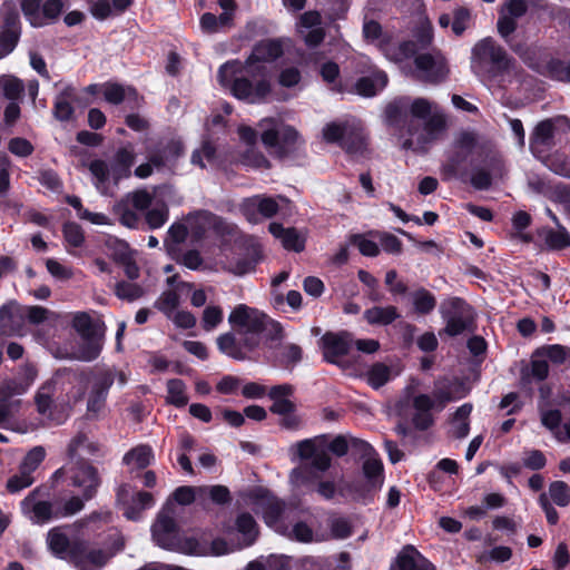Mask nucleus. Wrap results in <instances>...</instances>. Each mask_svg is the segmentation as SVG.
Masks as SVG:
<instances>
[{
	"label": "nucleus",
	"instance_id": "e433bc0d",
	"mask_svg": "<svg viewBox=\"0 0 570 570\" xmlns=\"http://www.w3.org/2000/svg\"><path fill=\"white\" fill-rule=\"evenodd\" d=\"M400 317L395 306H374L364 312V318L371 325H389Z\"/></svg>",
	"mask_w": 570,
	"mask_h": 570
},
{
	"label": "nucleus",
	"instance_id": "aec40b11",
	"mask_svg": "<svg viewBox=\"0 0 570 570\" xmlns=\"http://www.w3.org/2000/svg\"><path fill=\"white\" fill-rule=\"evenodd\" d=\"M284 53V45L281 39H264L257 42L250 56L246 60L247 69H255L259 73L262 68L257 66L261 62H273Z\"/></svg>",
	"mask_w": 570,
	"mask_h": 570
},
{
	"label": "nucleus",
	"instance_id": "c9c22d12",
	"mask_svg": "<svg viewBox=\"0 0 570 570\" xmlns=\"http://www.w3.org/2000/svg\"><path fill=\"white\" fill-rule=\"evenodd\" d=\"M89 170L95 179L94 185L97 190L104 196L110 195L108 180L111 177V167L109 168L105 160L95 159L89 164Z\"/></svg>",
	"mask_w": 570,
	"mask_h": 570
},
{
	"label": "nucleus",
	"instance_id": "13d9d810",
	"mask_svg": "<svg viewBox=\"0 0 570 570\" xmlns=\"http://www.w3.org/2000/svg\"><path fill=\"white\" fill-rule=\"evenodd\" d=\"M115 294L120 299L132 302L144 295V289L138 284L121 281L116 284Z\"/></svg>",
	"mask_w": 570,
	"mask_h": 570
},
{
	"label": "nucleus",
	"instance_id": "b1692460",
	"mask_svg": "<svg viewBox=\"0 0 570 570\" xmlns=\"http://www.w3.org/2000/svg\"><path fill=\"white\" fill-rule=\"evenodd\" d=\"M128 494V489L126 485H121L117 492V500L122 507L124 515L128 520H137L140 518V513L142 510L151 508L155 503L154 497L149 492H137L132 498L131 503H127L124 501L125 495Z\"/></svg>",
	"mask_w": 570,
	"mask_h": 570
},
{
	"label": "nucleus",
	"instance_id": "c756f323",
	"mask_svg": "<svg viewBox=\"0 0 570 570\" xmlns=\"http://www.w3.org/2000/svg\"><path fill=\"white\" fill-rule=\"evenodd\" d=\"M397 375L399 372H394L392 366L382 362H376L367 368L364 374V379L372 389L377 390Z\"/></svg>",
	"mask_w": 570,
	"mask_h": 570
},
{
	"label": "nucleus",
	"instance_id": "052dcab7",
	"mask_svg": "<svg viewBox=\"0 0 570 570\" xmlns=\"http://www.w3.org/2000/svg\"><path fill=\"white\" fill-rule=\"evenodd\" d=\"M452 31L455 36H461L471 24L472 14L465 7H459L453 10Z\"/></svg>",
	"mask_w": 570,
	"mask_h": 570
},
{
	"label": "nucleus",
	"instance_id": "9b49d317",
	"mask_svg": "<svg viewBox=\"0 0 570 570\" xmlns=\"http://www.w3.org/2000/svg\"><path fill=\"white\" fill-rule=\"evenodd\" d=\"M415 40H406L399 45L380 43L385 57L392 61H403L415 56L420 48L430 46L433 41V27L429 19H424L415 33Z\"/></svg>",
	"mask_w": 570,
	"mask_h": 570
},
{
	"label": "nucleus",
	"instance_id": "de8ad7c7",
	"mask_svg": "<svg viewBox=\"0 0 570 570\" xmlns=\"http://www.w3.org/2000/svg\"><path fill=\"white\" fill-rule=\"evenodd\" d=\"M199 502L209 498L216 504H225L230 501L229 490L224 485L198 487Z\"/></svg>",
	"mask_w": 570,
	"mask_h": 570
},
{
	"label": "nucleus",
	"instance_id": "864d4df0",
	"mask_svg": "<svg viewBox=\"0 0 570 570\" xmlns=\"http://www.w3.org/2000/svg\"><path fill=\"white\" fill-rule=\"evenodd\" d=\"M169 217V210L165 203H161L145 214V220L150 229L163 227Z\"/></svg>",
	"mask_w": 570,
	"mask_h": 570
},
{
	"label": "nucleus",
	"instance_id": "680f3d73",
	"mask_svg": "<svg viewBox=\"0 0 570 570\" xmlns=\"http://www.w3.org/2000/svg\"><path fill=\"white\" fill-rule=\"evenodd\" d=\"M62 234L68 246L80 247L85 243L83 230L77 223H66L62 227Z\"/></svg>",
	"mask_w": 570,
	"mask_h": 570
},
{
	"label": "nucleus",
	"instance_id": "7ed1b4c3",
	"mask_svg": "<svg viewBox=\"0 0 570 570\" xmlns=\"http://www.w3.org/2000/svg\"><path fill=\"white\" fill-rule=\"evenodd\" d=\"M111 549L104 550L90 548L88 542L80 538H69L63 528L55 527L47 534V544L52 554L59 559L72 563L80 570H97L104 567L107 561L120 551L125 541L120 533H114Z\"/></svg>",
	"mask_w": 570,
	"mask_h": 570
},
{
	"label": "nucleus",
	"instance_id": "5701e85b",
	"mask_svg": "<svg viewBox=\"0 0 570 570\" xmlns=\"http://www.w3.org/2000/svg\"><path fill=\"white\" fill-rule=\"evenodd\" d=\"M360 63L364 65L371 75L360 78L355 83V90L361 96L373 97L387 85V75L382 70L373 69L370 59L365 56L360 57Z\"/></svg>",
	"mask_w": 570,
	"mask_h": 570
},
{
	"label": "nucleus",
	"instance_id": "9d476101",
	"mask_svg": "<svg viewBox=\"0 0 570 570\" xmlns=\"http://www.w3.org/2000/svg\"><path fill=\"white\" fill-rule=\"evenodd\" d=\"M153 194L146 189L127 193L112 206V212L122 226L136 229L140 224L139 213L146 212L153 203Z\"/></svg>",
	"mask_w": 570,
	"mask_h": 570
},
{
	"label": "nucleus",
	"instance_id": "423d86ee",
	"mask_svg": "<svg viewBox=\"0 0 570 570\" xmlns=\"http://www.w3.org/2000/svg\"><path fill=\"white\" fill-rule=\"evenodd\" d=\"M228 322L235 333L242 336L243 345L253 350L258 346L262 333L272 321L259 309L239 304L230 312Z\"/></svg>",
	"mask_w": 570,
	"mask_h": 570
},
{
	"label": "nucleus",
	"instance_id": "a878e982",
	"mask_svg": "<svg viewBox=\"0 0 570 570\" xmlns=\"http://www.w3.org/2000/svg\"><path fill=\"white\" fill-rule=\"evenodd\" d=\"M466 394L468 391L462 384L450 381H439L431 396L433 397V402H435L436 412H441L445 409L448 403L462 399Z\"/></svg>",
	"mask_w": 570,
	"mask_h": 570
},
{
	"label": "nucleus",
	"instance_id": "f257e3e1",
	"mask_svg": "<svg viewBox=\"0 0 570 570\" xmlns=\"http://www.w3.org/2000/svg\"><path fill=\"white\" fill-rule=\"evenodd\" d=\"M386 121L394 128L404 149L424 151L446 129L443 110L425 98L400 97L387 105Z\"/></svg>",
	"mask_w": 570,
	"mask_h": 570
},
{
	"label": "nucleus",
	"instance_id": "4468645a",
	"mask_svg": "<svg viewBox=\"0 0 570 570\" xmlns=\"http://www.w3.org/2000/svg\"><path fill=\"white\" fill-rule=\"evenodd\" d=\"M63 8L61 0H22L21 10L32 27H43L60 16Z\"/></svg>",
	"mask_w": 570,
	"mask_h": 570
},
{
	"label": "nucleus",
	"instance_id": "4d7b16f0",
	"mask_svg": "<svg viewBox=\"0 0 570 570\" xmlns=\"http://www.w3.org/2000/svg\"><path fill=\"white\" fill-rule=\"evenodd\" d=\"M21 36V30L4 29L0 31V59L11 53Z\"/></svg>",
	"mask_w": 570,
	"mask_h": 570
},
{
	"label": "nucleus",
	"instance_id": "5fc2aeb1",
	"mask_svg": "<svg viewBox=\"0 0 570 570\" xmlns=\"http://www.w3.org/2000/svg\"><path fill=\"white\" fill-rule=\"evenodd\" d=\"M424 557L412 546L405 547L397 557V566L400 570H415L420 561Z\"/></svg>",
	"mask_w": 570,
	"mask_h": 570
},
{
	"label": "nucleus",
	"instance_id": "cd10ccee",
	"mask_svg": "<svg viewBox=\"0 0 570 570\" xmlns=\"http://www.w3.org/2000/svg\"><path fill=\"white\" fill-rule=\"evenodd\" d=\"M557 124H567L566 119H559L557 121L547 119L537 125L531 137V150L533 153L542 151L543 148L549 147L552 144L557 130Z\"/></svg>",
	"mask_w": 570,
	"mask_h": 570
},
{
	"label": "nucleus",
	"instance_id": "7c9ffc66",
	"mask_svg": "<svg viewBox=\"0 0 570 570\" xmlns=\"http://www.w3.org/2000/svg\"><path fill=\"white\" fill-rule=\"evenodd\" d=\"M539 414L541 424L552 433L557 441L561 442L564 431L561 411L559 409L539 405Z\"/></svg>",
	"mask_w": 570,
	"mask_h": 570
},
{
	"label": "nucleus",
	"instance_id": "58836bf2",
	"mask_svg": "<svg viewBox=\"0 0 570 570\" xmlns=\"http://www.w3.org/2000/svg\"><path fill=\"white\" fill-rule=\"evenodd\" d=\"M82 344L77 351V358L83 362H90L96 360L104 345L102 334H94L89 337H81Z\"/></svg>",
	"mask_w": 570,
	"mask_h": 570
},
{
	"label": "nucleus",
	"instance_id": "6e6552de",
	"mask_svg": "<svg viewBox=\"0 0 570 570\" xmlns=\"http://www.w3.org/2000/svg\"><path fill=\"white\" fill-rule=\"evenodd\" d=\"M248 502L256 513L262 514L265 523L279 533L286 522L292 520L294 509L276 498L271 491L256 488L247 494Z\"/></svg>",
	"mask_w": 570,
	"mask_h": 570
},
{
	"label": "nucleus",
	"instance_id": "a19ab883",
	"mask_svg": "<svg viewBox=\"0 0 570 570\" xmlns=\"http://www.w3.org/2000/svg\"><path fill=\"white\" fill-rule=\"evenodd\" d=\"M218 223L219 218L208 212H199L188 219L190 232L196 238L203 237L209 227H216Z\"/></svg>",
	"mask_w": 570,
	"mask_h": 570
},
{
	"label": "nucleus",
	"instance_id": "69168bd1",
	"mask_svg": "<svg viewBox=\"0 0 570 570\" xmlns=\"http://www.w3.org/2000/svg\"><path fill=\"white\" fill-rule=\"evenodd\" d=\"M549 497L559 507H566L570 502V488L563 481H554L549 487Z\"/></svg>",
	"mask_w": 570,
	"mask_h": 570
},
{
	"label": "nucleus",
	"instance_id": "0e129e2a",
	"mask_svg": "<svg viewBox=\"0 0 570 570\" xmlns=\"http://www.w3.org/2000/svg\"><path fill=\"white\" fill-rule=\"evenodd\" d=\"M29 384L16 380H6L0 383V401L10 402V397L26 393Z\"/></svg>",
	"mask_w": 570,
	"mask_h": 570
},
{
	"label": "nucleus",
	"instance_id": "ddd939ff",
	"mask_svg": "<svg viewBox=\"0 0 570 570\" xmlns=\"http://www.w3.org/2000/svg\"><path fill=\"white\" fill-rule=\"evenodd\" d=\"M41 488L33 489L21 502V513L33 524H46L59 519L57 504L41 499Z\"/></svg>",
	"mask_w": 570,
	"mask_h": 570
},
{
	"label": "nucleus",
	"instance_id": "1a4fd4ad",
	"mask_svg": "<svg viewBox=\"0 0 570 570\" xmlns=\"http://www.w3.org/2000/svg\"><path fill=\"white\" fill-rule=\"evenodd\" d=\"M151 532L155 542L164 549L189 554L199 552V542L194 537H179L173 512L168 508L158 513Z\"/></svg>",
	"mask_w": 570,
	"mask_h": 570
},
{
	"label": "nucleus",
	"instance_id": "412c9836",
	"mask_svg": "<svg viewBox=\"0 0 570 570\" xmlns=\"http://www.w3.org/2000/svg\"><path fill=\"white\" fill-rule=\"evenodd\" d=\"M412 424L416 430L425 431L434 422L433 411L436 412L435 402L430 394L419 393L412 397Z\"/></svg>",
	"mask_w": 570,
	"mask_h": 570
},
{
	"label": "nucleus",
	"instance_id": "774afa93",
	"mask_svg": "<svg viewBox=\"0 0 570 570\" xmlns=\"http://www.w3.org/2000/svg\"><path fill=\"white\" fill-rule=\"evenodd\" d=\"M303 351L296 344L284 345L281 352V362L286 368H293L302 361Z\"/></svg>",
	"mask_w": 570,
	"mask_h": 570
},
{
	"label": "nucleus",
	"instance_id": "0eeeda50",
	"mask_svg": "<svg viewBox=\"0 0 570 570\" xmlns=\"http://www.w3.org/2000/svg\"><path fill=\"white\" fill-rule=\"evenodd\" d=\"M297 454L307 462L291 472V481L296 487L312 483L320 478V473L331 466V456L323 449H318L315 441L303 440L296 444Z\"/></svg>",
	"mask_w": 570,
	"mask_h": 570
},
{
	"label": "nucleus",
	"instance_id": "6e6d98bb",
	"mask_svg": "<svg viewBox=\"0 0 570 570\" xmlns=\"http://www.w3.org/2000/svg\"><path fill=\"white\" fill-rule=\"evenodd\" d=\"M33 482L35 478L32 476V473L24 471L19 466V472L8 479L6 488L8 492L17 493L29 488Z\"/></svg>",
	"mask_w": 570,
	"mask_h": 570
},
{
	"label": "nucleus",
	"instance_id": "f704fd0d",
	"mask_svg": "<svg viewBox=\"0 0 570 570\" xmlns=\"http://www.w3.org/2000/svg\"><path fill=\"white\" fill-rule=\"evenodd\" d=\"M279 534L286 537L289 540L298 541L302 543H311L315 541L313 528L304 521H295L291 523V520L286 522L284 529Z\"/></svg>",
	"mask_w": 570,
	"mask_h": 570
},
{
	"label": "nucleus",
	"instance_id": "bb28decb",
	"mask_svg": "<svg viewBox=\"0 0 570 570\" xmlns=\"http://www.w3.org/2000/svg\"><path fill=\"white\" fill-rule=\"evenodd\" d=\"M262 259V247L257 243H252L247 248L245 256L236 261H230L225 268L238 276L254 271L255 266Z\"/></svg>",
	"mask_w": 570,
	"mask_h": 570
},
{
	"label": "nucleus",
	"instance_id": "2eb2a0df",
	"mask_svg": "<svg viewBox=\"0 0 570 570\" xmlns=\"http://www.w3.org/2000/svg\"><path fill=\"white\" fill-rule=\"evenodd\" d=\"M528 11L525 0H503L499 9L497 29L499 35L509 42L510 36L517 30L518 20Z\"/></svg>",
	"mask_w": 570,
	"mask_h": 570
},
{
	"label": "nucleus",
	"instance_id": "37998d69",
	"mask_svg": "<svg viewBox=\"0 0 570 570\" xmlns=\"http://www.w3.org/2000/svg\"><path fill=\"white\" fill-rule=\"evenodd\" d=\"M102 94L106 101L112 105H119L128 98L137 99V92L134 88L124 87L118 83H105L102 86Z\"/></svg>",
	"mask_w": 570,
	"mask_h": 570
},
{
	"label": "nucleus",
	"instance_id": "09e8293b",
	"mask_svg": "<svg viewBox=\"0 0 570 570\" xmlns=\"http://www.w3.org/2000/svg\"><path fill=\"white\" fill-rule=\"evenodd\" d=\"M0 89L3 96L11 100L17 101L23 94V82L13 76H1L0 77Z\"/></svg>",
	"mask_w": 570,
	"mask_h": 570
},
{
	"label": "nucleus",
	"instance_id": "473e14b6",
	"mask_svg": "<svg viewBox=\"0 0 570 570\" xmlns=\"http://www.w3.org/2000/svg\"><path fill=\"white\" fill-rule=\"evenodd\" d=\"M472 404L464 403L456 409L451 419V434L456 439L465 438L470 432Z\"/></svg>",
	"mask_w": 570,
	"mask_h": 570
},
{
	"label": "nucleus",
	"instance_id": "a18cd8bd",
	"mask_svg": "<svg viewBox=\"0 0 570 570\" xmlns=\"http://www.w3.org/2000/svg\"><path fill=\"white\" fill-rule=\"evenodd\" d=\"M414 312L420 315L430 314L436 306L435 296L425 288H419L411 294Z\"/></svg>",
	"mask_w": 570,
	"mask_h": 570
},
{
	"label": "nucleus",
	"instance_id": "603ef678",
	"mask_svg": "<svg viewBox=\"0 0 570 570\" xmlns=\"http://www.w3.org/2000/svg\"><path fill=\"white\" fill-rule=\"evenodd\" d=\"M535 355H543L554 364L570 363V347L560 344L542 347Z\"/></svg>",
	"mask_w": 570,
	"mask_h": 570
},
{
	"label": "nucleus",
	"instance_id": "2f4dec72",
	"mask_svg": "<svg viewBox=\"0 0 570 570\" xmlns=\"http://www.w3.org/2000/svg\"><path fill=\"white\" fill-rule=\"evenodd\" d=\"M538 236L550 250H560L570 247V234L563 226H558V229L543 227L538 230Z\"/></svg>",
	"mask_w": 570,
	"mask_h": 570
},
{
	"label": "nucleus",
	"instance_id": "bf43d9fd",
	"mask_svg": "<svg viewBox=\"0 0 570 570\" xmlns=\"http://www.w3.org/2000/svg\"><path fill=\"white\" fill-rule=\"evenodd\" d=\"M155 306L169 318L179 306V296L174 291L164 292L156 301Z\"/></svg>",
	"mask_w": 570,
	"mask_h": 570
},
{
	"label": "nucleus",
	"instance_id": "ea45409f",
	"mask_svg": "<svg viewBox=\"0 0 570 570\" xmlns=\"http://www.w3.org/2000/svg\"><path fill=\"white\" fill-rule=\"evenodd\" d=\"M55 392L56 383L52 381H48L39 387L35 396V402L37 405V411L40 414L46 415L48 417L51 416Z\"/></svg>",
	"mask_w": 570,
	"mask_h": 570
},
{
	"label": "nucleus",
	"instance_id": "f03ea898",
	"mask_svg": "<svg viewBox=\"0 0 570 570\" xmlns=\"http://www.w3.org/2000/svg\"><path fill=\"white\" fill-rule=\"evenodd\" d=\"M453 153L443 169L451 176H456L470 156V183L478 190H487L494 177H501L504 171V161L499 150L489 141L480 140L473 131L461 132L453 145Z\"/></svg>",
	"mask_w": 570,
	"mask_h": 570
},
{
	"label": "nucleus",
	"instance_id": "20e7f679",
	"mask_svg": "<svg viewBox=\"0 0 570 570\" xmlns=\"http://www.w3.org/2000/svg\"><path fill=\"white\" fill-rule=\"evenodd\" d=\"M255 71V69H247L246 63L228 61L220 66L217 78L219 83L228 88L237 99L249 104H258L269 95L271 85L265 78L253 83L248 76H253Z\"/></svg>",
	"mask_w": 570,
	"mask_h": 570
},
{
	"label": "nucleus",
	"instance_id": "79ce46f5",
	"mask_svg": "<svg viewBox=\"0 0 570 570\" xmlns=\"http://www.w3.org/2000/svg\"><path fill=\"white\" fill-rule=\"evenodd\" d=\"M236 529L243 535V546L253 544L258 534L255 519L247 512L240 513L236 519Z\"/></svg>",
	"mask_w": 570,
	"mask_h": 570
},
{
	"label": "nucleus",
	"instance_id": "e2e57ef3",
	"mask_svg": "<svg viewBox=\"0 0 570 570\" xmlns=\"http://www.w3.org/2000/svg\"><path fill=\"white\" fill-rule=\"evenodd\" d=\"M72 326L81 337L98 334L97 326L92 323L91 317L87 313H77L73 316Z\"/></svg>",
	"mask_w": 570,
	"mask_h": 570
},
{
	"label": "nucleus",
	"instance_id": "8fccbe9b",
	"mask_svg": "<svg viewBox=\"0 0 570 570\" xmlns=\"http://www.w3.org/2000/svg\"><path fill=\"white\" fill-rule=\"evenodd\" d=\"M352 125L353 121L330 122L323 128V138L327 142H338L342 146V141L347 136Z\"/></svg>",
	"mask_w": 570,
	"mask_h": 570
},
{
	"label": "nucleus",
	"instance_id": "72a5a7b5",
	"mask_svg": "<svg viewBox=\"0 0 570 570\" xmlns=\"http://www.w3.org/2000/svg\"><path fill=\"white\" fill-rule=\"evenodd\" d=\"M366 134L358 122L351 126L347 136L342 141V147L348 154H363L366 150L367 141Z\"/></svg>",
	"mask_w": 570,
	"mask_h": 570
},
{
	"label": "nucleus",
	"instance_id": "4c0bfd02",
	"mask_svg": "<svg viewBox=\"0 0 570 570\" xmlns=\"http://www.w3.org/2000/svg\"><path fill=\"white\" fill-rule=\"evenodd\" d=\"M154 459L153 449L149 445H138L127 452L122 459L130 469L140 470L148 466Z\"/></svg>",
	"mask_w": 570,
	"mask_h": 570
},
{
	"label": "nucleus",
	"instance_id": "6ab92c4d",
	"mask_svg": "<svg viewBox=\"0 0 570 570\" xmlns=\"http://www.w3.org/2000/svg\"><path fill=\"white\" fill-rule=\"evenodd\" d=\"M278 209L277 202L264 195L246 198L242 204V213L252 224H257L261 219L272 218Z\"/></svg>",
	"mask_w": 570,
	"mask_h": 570
},
{
	"label": "nucleus",
	"instance_id": "f3484780",
	"mask_svg": "<svg viewBox=\"0 0 570 570\" xmlns=\"http://www.w3.org/2000/svg\"><path fill=\"white\" fill-rule=\"evenodd\" d=\"M68 473L72 485L80 489L85 500H90L95 497L100 485L96 468L86 462H78L68 469Z\"/></svg>",
	"mask_w": 570,
	"mask_h": 570
},
{
	"label": "nucleus",
	"instance_id": "c85d7f7f",
	"mask_svg": "<svg viewBox=\"0 0 570 570\" xmlns=\"http://www.w3.org/2000/svg\"><path fill=\"white\" fill-rule=\"evenodd\" d=\"M268 230L286 249L297 253L304 249L305 240L295 228H284L282 224L271 223Z\"/></svg>",
	"mask_w": 570,
	"mask_h": 570
},
{
	"label": "nucleus",
	"instance_id": "39448f33",
	"mask_svg": "<svg viewBox=\"0 0 570 570\" xmlns=\"http://www.w3.org/2000/svg\"><path fill=\"white\" fill-rule=\"evenodd\" d=\"M512 66L513 60L491 37L481 39L472 48L471 69L483 81L509 72Z\"/></svg>",
	"mask_w": 570,
	"mask_h": 570
},
{
	"label": "nucleus",
	"instance_id": "dca6fc26",
	"mask_svg": "<svg viewBox=\"0 0 570 570\" xmlns=\"http://www.w3.org/2000/svg\"><path fill=\"white\" fill-rule=\"evenodd\" d=\"M352 449L358 451L363 458H366L363 463V473L374 490H379L383 485V464L382 461L376 456V453L372 445L363 440L353 439Z\"/></svg>",
	"mask_w": 570,
	"mask_h": 570
},
{
	"label": "nucleus",
	"instance_id": "f8f14e48",
	"mask_svg": "<svg viewBox=\"0 0 570 570\" xmlns=\"http://www.w3.org/2000/svg\"><path fill=\"white\" fill-rule=\"evenodd\" d=\"M414 57V77L423 82L440 83L449 75V67L445 57L440 50L416 53Z\"/></svg>",
	"mask_w": 570,
	"mask_h": 570
},
{
	"label": "nucleus",
	"instance_id": "a211bd4d",
	"mask_svg": "<svg viewBox=\"0 0 570 570\" xmlns=\"http://www.w3.org/2000/svg\"><path fill=\"white\" fill-rule=\"evenodd\" d=\"M24 309L11 301L0 307V335L23 336L26 334Z\"/></svg>",
	"mask_w": 570,
	"mask_h": 570
},
{
	"label": "nucleus",
	"instance_id": "49530a36",
	"mask_svg": "<svg viewBox=\"0 0 570 570\" xmlns=\"http://www.w3.org/2000/svg\"><path fill=\"white\" fill-rule=\"evenodd\" d=\"M0 26L4 29L21 30L20 13L13 1H4L0 8Z\"/></svg>",
	"mask_w": 570,
	"mask_h": 570
},
{
	"label": "nucleus",
	"instance_id": "3c124183",
	"mask_svg": "<svg viewBox=\"0 0 570 570\" xmlns=\"http://www.w3.org/2000/svg\"><path fill=\"white\" fill-rule=\"evenodd\" d=\"M219 351L235 360H244L245 355L236 342L235 334L225 333L217 338Z\"/></svg>",
	"mask_w": 570,
	"mask_h": 570
},
{
	"label": "nucleus",
	"instance_id": "393cba45",
	"mask_svg": "<svg viewBox=\"0 0 570 570\" xmlns=\"http://www.w3.org/2000/svg\"><path fill=\"white\" fill-rule=\"evenodd\" d=\"M136 160V153L132 145L128 144L117 149L111 163V178L115 185L124 178L131 176V167Z\"/></svg>",
	"mask_w": 570,
	"mask_h": 570
},
{
	"label": "nucleus",
	"instance_id": "338daca9",
	"mask_svg": "<svg viewBox=\"0 0 570 570\" xmlns=\"http://www.w3.org/2000/svg\"><path fill=\"white\" fill-rule=\"evenodd\" d=\"M548 75L559 81H570V61L553 59L547 65Z\"/></svg>",
	"mask_w": 570,
	"mask_h": 570
},
{
	"label": "nucleus",
	"instance_id": "c03bdc74",
	"mask_svg": "<svg viewBox=\"0 0 570 570\" xmlns=\"http://www.w3.org/2000/svg\"><path fill=\"white\" fill-rule=\"evenodd\" d=\"M167 403L176 406L184 407L188 403L186 393V384L180 379H170L167 381Z\"/></svg>",
	"mask_w": 570,
	"mask_h": 570
},
{
	"label": "nucleus",
	"instance_id": "4be33fe9",
	"mask_svg": "<svg viewBox=\"0 0 570 570\" xmlns=\"http://www.w3.org/2000/svg\"><path fill=\"white\" fill-rule=\"evenodd\" d=\"M324 358L330 363H337L346 355L352 345V336L347 332L325 333L321 341Z\"/></svg>",
	"mask_w": 570,
	"mask_h": 570
}]
</instances>
